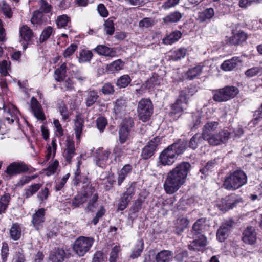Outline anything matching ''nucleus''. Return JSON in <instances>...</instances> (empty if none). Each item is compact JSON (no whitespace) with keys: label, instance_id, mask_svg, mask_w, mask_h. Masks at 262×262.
I'll list each match as a JSON object with an SVG mask.
<instances>
[{"label":"nucleus","instance_id":"nucleus-50","mask_svg":"<svg viewBox=\"0 0 262 262\" xmlns=\"http://www.w3.org/2000/svg\"><path fill=\"white\" fill-rule=\"evenodd\" d=\"M54 32V31L53 27L51 26L46 27L41 33L39 37V42L42 43L46 41L50 37Z\"/></svg>","mask_w":262,"mask_h":262},{"label":"nucleus","instance_id":"nucleus-8","mask_svg":"<svg viewBox=\"0 0 262 262\" xmlns=\"http://www.w3.org/2000/svg\"><path fill=\"white\" fill-rule=\"evenodd\" d=\"M88 204L85 208V212H94L98 206V194L94 186H90L89 190L85 191Z\"/></svg>","mask_w":262,"mask_h":262},{"label":"nucleus","instance_id":"nucleus-23","mask_svg":"<svg viewBox=\"0 0 262 262\" xmlns=\"http://www.w3.org/2000/svg\"><path fill=\"white\" fill-rule=\"evenodd\" d=\"M84 127V120L81 114H77L74 119L73 129L75 132L76 138L80 140Z\"/></svg>","mask_w":262,"mask_h":262},{"label":"nucleus","instance_id":"nucleus-36","mask_svg":"<svg viewBox=\"0 0 262 262\" xmlns=\"http://www.w3.org/2000/svg\"><path fill=\"white\" fill-rule=\"evenodd\" d=\"M65 255L64 250L58 248L50 254L49 259L52 262H61L64 260Z\"/></svg>","mask_w":262,"mask_h":262},{"label":"nucleus","instance_id":"nucleus-22","mask_svg":"<svg viewBox=\"0 0 262 262\" xmlns=\"http://www.w3.org/2000/svg\"><path fill=\"white\" fill-rule=\"evenodd\" d=\"M247 38V34L243 31H239L233 33V35L227 40V43L230 45H239L245 42Z\"/></svg>","mask_w":262,"mask_h":262},{"label":"nucleus","instance_id":"nucleus-7","mask_svg":"<svg viewBox=\"0 0 262 262\" xmlns=\"http://www.w3.org/2000/svg\"><path fill=\"white\" fill-rule=\"evenodd\" d=\"M94 239L91 237L80 236L73 244V250L79 256H83L92 247Z\"/></svg>","mask_w":262,"mask_h":262},{"label":"nucleus","instance_id":"nucleus-17","mask_svg":"<svg viewBox=\"0 0 262 262\" xmlns=\"http://www.w3.org/2000/svg\"><path fill=\"white\" fill-rule=\"evenodd\" d=\"M4 117L8 123H12L15 120H18L19 111L12 104L7 105H3Z\"/></svg>","mask_w":262,"mask_h":262},{"label":"nucleus","instance_id":"nucleus-43","mask_svg":"<svg viewBox=\"0 0 262 262\" xmlns=\"http://www.w3.org/2000/svg\"><path fill=\"white\" fill-rule=\"evenodd\" d=\"M10 234L12 239L15 241L19 239L21 235L20 225L18 223L13 224L10 229Z\"/></svg>","mask_w":262,"mask_h":262},{"label":"nucleus","instance_id":"nucleus-61","mask_svg":"<svg viewBox=\"0 0 262 262\" xmlns=\"http://www.w3.org/2000/svg\"><path fill=\"white\" fill-rule=\"evenodd\" d=\"M120 251V246H114L110 252L109 262H117V259L118 258V254Z\"/></svg>","mask_w":262,"mask_h":262},{"label":"nucleus","instance_id":"nucleus-47","mask_svg":"<svg viewBox=\"0 0 262 262\" xmlns=\"http://www.w3.org/2000/svg\"><path fill=\"white\" fill-rule=\"evenodd\" d=\"M189 224V221L186 218L178 219L176 223V228L178 234L182 232L186 229Z\"/></svg>","mask_w":262,"mask_h":262},{"label":"nucleus","instance_id":"nucleus-20","mask_svg":"<svg viewBox=\"0 0 262 262\" xmlns=\"http://www.w3.org/2000/svg\"><path fill=\"white\" fill-rule=\"evenodd\" d=\"M237 203L235 195L231 194L222 199L221 203L218 205V207L220 210L226 211L234 207Z\"/></svg>","mask_w":262,"mask_h":262},{"label":"nucleus","instance_id":"nucleus-9","mask_svg":"<svg viewBox=\"0 0 262 262\" xmlns=\"http://www.w3.org/2000/svg\"><path fill=\"white\" fill-rule=\"evenodd\" d=\"M230 133L227 130H222L217 134H213L207 138L204 139L207 141L208 143L212 146H216L225 143L229 139Z\"/></svg>","mask_w":262,"mask_h":262},{"label":"nucleus","instance_id":"nucleus-54","mask_svg":"<svg viewBox=\"0 0 262 262\" xmlns=\"http://www.w3.org/2000/svg\"><path fill=\"white\" fill-rule=\"evenodd\" d=\"M93 57V53L91 51L83 50L79 54V61L81 63L89 62Z\"/></svg>","mask_w":262,"mask_h":262},{"label":"nucleus","instance_id":"nucleus-30","mask_svg":"<svg viewBox=\"0 0 262 262\" xmlns=\"http://www.w3.org/2000/svg\"><path fill=\"white\" fill-rule=\"evenodd\" d=\"M219 125V123L215 121L208 122L203 127L201 135L203 139L207 138L209 136L213 134Z\"/></svg>","mask_w":262,"mask_h":262},{"label":"nucleus","instance_id":"nucleus-13","mask_svg":"<svg viewBox=\"0 0 262 262\" xmlns=\"http://www.w3.org/2000/svg\"><path fill=\"white\" fill-rule=\"evenodd\" d=\"M29 170V166L23 161L14 162L11 163L6 170L9 176H15Z\"/></svg>","mask_w":262,"mask_h":262},{"label":"nucleus","instance_id":"nucleus-4","mask_svg":"<svg viewBox=\"0 0 262 262\" xmlns=\"http://www.w3.org/2000/svg\"><path fill=\"white\" fill-rule=\"evenodd\" d=\"M239 93L238 89L235 86H226L223 88L213 91V99L217 102L227 101L234 98Z\"/></svg>","mask_w":262,"mask_h":262},{"label":"nucleus","instance_id":"nucleus-28","mask_svg":"<svg viewBox=\"0 0 262 262\" xmlns=\"http://www.w3.org/2000/svg\"><path fill=\"white\" fill-rule=\"evenodd\" d=\"M95 51L100 55L108 56L111 57H115L116 55V50L114 48H109L104 45H99L95 49Z\"/></svg>","mask_w":262,"mask_h":262},{"label":"nucleus","instance_id":"nucleus-46","mask_svg":"<svg viewBox=\"0 0 262 262\" xmlns=\"http://www.w3.org/2000/svg\"><path fill=\"white\" fill-rule=\"evenodd\" d=\"M99 96L95 91H90L88 92L85 104L87 107L93 105L98 100Z\"/></svg>","mask_w":262,"mask_h":262},{"label":"nucleus","instance_id":"nucleus-32","mask_svg":"<svg viewBox=\"0 0 262 262\" xmlns=\"http://www.w3.org/2000/svg\"><path fill=\"white\" fill-rule=\"evenodd\" d=\"M20 37L25 42H29L33 37L32 30L27 25H24L19 29Z\"/></svg>","mask_w":262,"mask_h":262},{"label":"nucleus","instance_id":"nucleus-56","mask_svg":"<svg viewBox=\"0 0 262 262\" xmlns=\"http://www.w3.org/2000/svg\"><path fill=\"white\" fill-rule=\"evenodd\" d=\"M70 176V174L68 173L64 176L61 179H58L56 181L55 185L54 187L56 191H58L61 190V189L64 187L66 183H67V181L69 178Z\"/></svg>","mask_w":262,"mask_h":262},{"label":"nucleus","instance_id":"nucleus-25","mask_svg":"<svg viewBox=\"0 0 262 262\" xmlns=\"http://www.w3.org/2000/svg\"><path fill=\"white\" fill-rule=\"evenodd\" d=\"M76 155L75 144L73 141L67 140L66 148H65L63 155L66 161L70 163L72 158Z\"/></svg>","mask_w":262,"mask_h":262},{"label":"nucleus","instance_id":"nucleus-12","mask_svg":"<svg viewBox=\"0 0 262 262\" xmlns=\"http://www.w3.org/2000/svg\"><path fill=\"white\" fill-rule=\"evenodd\" d=\"M80 164V161H78L77 168L74 173V177L73 180V184L75 186H78L80 183H82L83 185L82 186L83 190H89L90 186H93L88 176L81 173L79 168Z\"/></svg>","mask_w":262,"mask_h":262},{"label":"nucleus","instance_id":"nucleus-3","mask_svg":"<svg viewBox=\"0 0 262 262\" xmlns=\"http://www.w3.org/2000/svg\"><path fill=\"white\" fill-rule=\"evenodd\" d=\"M247 182V176L242 170H236L230 172L224 179V187L230 191L237 190Z\"/></svg>","mask_w":262,"mask_h":262},{"label":"nucleus","instance_id":"nucleus-24","mask_svg":"<svg viewBox=\"0 0 262 262\" xmlns=\"http://www.w3.org/2000/svg\"><path fill=\"white\" fill-rule=\"evenodd\" d=\"M31 107L34 116L40 120L45 119V115L41 110V106L37 99L33 97L31 100Z\"/></svg>","mask_w":262,"mask_h":262},{"label":"nucleus","instance_id":"nucleus-10","mask_svg":"<svg viewBox=\"0 0 262 262\" xmlns=\"http://www.w3.org/2000/svg\"><path fill=\"white\" fill-rule=\"evenodd\" d=\"M133 126L134 121L131 118H125L122 121L119 131V141L121 144L125 143L128 138Z\"/></svg>","mask_w":262,"mask_h":262},{"label":"nucleus","instance_id":"nucleus-38","mask_svg":"<svg viewBox=\"0 0 262 262\" xmlns=\"http://www.w3.org/2000/svg\"><path fill=\"white\" fill-rule=\"evenodd\" d=\"M144 249V242L143 239H139L134 246L130 257L132 259L140 256Z\"/></svg>","mask_w":262,"mask_h":262},{"label":"nucleus","instance_id":"nucleus-60","mask_svg":"<svg viewBox=\"0 0 262 262\" xmlns=\"http://www.w3.org/2000/svg\"><path fill=\"white\" fill-rule=\"evenodd\" d=\"M104 30L107 34L112 35L115 31L114 22L111 18L107 19L104 24Z\"/></svg>","mask_w":262,"mask_h":262},{"label":"nucleus","instance_id":"nucleus-49","mask_svg":"<svg viewBox=\"0 0 262 262\" xmlns=\"http://www.w3.org/2000/svg\"><path fill=\"white\" fill-rule=\"evenodd\" d=\"M203 140H204L201 134H196L190 139L189 147L193 149H195Z\"/></svg>","mask_w":262,"mask_h":262},{"label":"nucleus","instance_id":"nucleus-44","mask_svg":"<svg viewBox=\"0 0 262 262\" xmlns=\"http://www.w3.org/2000/svg\"><path fill=\"white\" fill-rule=\"evenodd\" d=\"M42 186L39 183L31 185L24 189L23 196L26 198H29L33 195Z\"/></svg>","mask_w":262,"mask_h":262},{"label":"nucleus","instance_id":"nucleus-27","mask_svg":"<svg viewBox=\"0 0 262 262\" xmlns=\"http://www.w3.org/2000/svg\"><path fill=\"white\" fill-rule=\"evenodd\" d=\"M87 190H83L82 192L78 193L70 201L71 207L73 208H78L86 202L85 191Z\"/></svg>","mask_w":262,"mask_h":262},{"label":"nucleus","instance_id":"nucleus-21","mask_svg":"<svg viewBox=\"0 0 262 262\" xmlns=\"http://www.w3.org/2000/svg\"><path fill=\"white\" fill-rule=\"evenodd\" d=\"M257 233L255 228L252 226L247 227L243 233L242 239L245 243L252 245L256 240Z\"/></svg>","mask_w":262,"mask_h":262},{"label":"nucleus","instance_id":"nucleus-42","mask_svg":"<svg viewBox=\"0 0 262 262\" xmlns=\"http://www.w3.org/2000/svg\"><path fill=\"white\" fill-rule=\"evenodd\" d=\"M67 65L64 62L57 68L54 72V77L56 80L59 82L63 81L66 76Z\"/></svg>","mask_w":262,"mask_h":262},{"label":"nucleus","instance_id":"nucleus-57","mask_svg":"<svg viewBox=\"0 0 262 262\" xmlns=\"http://www.w3.org/2000/svg\"><path fill=\"white\" fill-rule=\"evenodd\" d=\"M1 9L4 15L8 18H11L12 16V12L9 5L5 1L0 2Z\"/></svg>","mask_w":262,"mask_h":262},{"label":"nucleus","instance_id":"nucleus-59","mask_svg":"<svg viewBox=\"0 0 262 262\" xmlns=\"http://www.w3.org/2000/svg\"><path fill=\"white\" fill-rule=\"evenodd\" d=\"M41 13H48L51 12L52 6L45 0H40L39 2Z\"/></svg>","mask_w":262,"mask_h":262},{"label":"nucleus","instance_id":"nucleus-14","mask_svg":"<svg viewBox=\"0 0 262 262\" xmlns=\"http://www.w3.org/2000/svg\"><path fill=\"white\" fill-rule=\"evenodd\" d=\"M111 153L109 149H105L103 147L98 148L93 154L96 164L99 167H104Z\"/></svg>","mask_w":262,"mask_h":262},{"label":"nucleus","instance_id":"nucleus-39","mask_svg":"<svg viewBox=\"0 0 262 262\" xmlns=\"http://www.w3.org/2000/svg\"><path fill=\"white\" fill-rule=\"evenodd\" d=\"M182 17V15L180 12L174 11L164 17L163 21L166 24L177 23Z\"/></svg>","mask_w":262,"mask_h":262},{"label":"nucleus","instance_id":"nucleus-41","mask_svg":"<svg viewBox=\"0 0 262 262\" xmlns=\"http://www.w3.org/2000/svg\"><path fill=\"white\" fill-rule=\"evenodd\" d=\"M172 256V253L169 250H162L156 256L157 262H169Z\"/></svg>","mask_w":262,"mask_h":262},{"label":"nucleus","instance_id":"nucleus-48","mask_svg":"<svg viewBox=\"0 0 262 262\" xmlns=\"http://www.w3.org/2000/svg\"><path fill=\"white\" fill-rule=\"evenodd\" d=\"M71 23V18L66 14L58 16L56 20V24L58 28H64Z\"/></svg>","mask_w":262,"mask_h":262},{"label":"nucleus","instance_id":"nucleus-5","mask_svg":"<svg viewBox=\"0 0 262 262\" xmlns=\"http://www.w3.org/2000/svg\"><path fill=\"white\" fill-rule=\"evenodd\" d=\"M193 94L192 89L189 88H185L182 90L180 93L179 98L171 106V115L179 114L186 109L188 105V98L192 96Z\"/></svg>","mask_w":262,"mask_h":262},{"label":"nucleus","instance_id":"nucleus-62","mask_svg":"<svg viewBox=\"0 0 262 262\" xmlns=\"http://www.w3.org/2000/svg\"><path fill=\"white\" fill-rule=\"evenodd\" d=\"M125 147L121 145H116L113 149V154L115 156V160L119 159L124 152Z\"/></svg>","mask_w":262,"mask_h":262},{"label":"nucleus","instance_id":"nucleus-58","mask_svg":"<svg viewBox=\"0 0 262 262\" xmlns=\"http://www.w3.org/2000/svg\"><path fill=\"white\" fill-rule=\"evenodd\" d=\"M217 165L216 159L211 160L207 162L206 165L200 170L202 173L206 174L209 171H211Z\"/></svg>","mask_w":262,"mask_h":262},{"label":"nucleus","instance_id":"nucleus-19","mask_svg":"<svg viewBox=\"0 0 262 262\" xmlns=\"http://www.w3.org/2000/svg\"><path fill=\"white\" fill-rule=\"evenodd\" d=\"M232 221H226L223 223L217 230L216 237L220 242H222L228 237L232 227Z\"/></svg>","mask_w":262,"mask_h":262},{"label":"nucleus","instance_id":"nucleus-55","mask_svg":"<svg viewBox=\"0 0 262 262\" xmlns=\"http://www.w3.org/2000/svg\"><path fill=\"white\" fill-rule=\"evenodd\" d=\"M131 82V79L128 75L121 76L118 80L116 84L120 88H126Z\"/></svg>","mask_w":262,"mask_h":262},{"label":"nucleus","instance_id":"nucleus-16","mask_svg":"<svg viewBox=\"0 0 262 262\" xmlns=\"http://www.w3.org/2000/svg\"><path fill=\"white\" fill-rule=\"evenodd\" d=\"M46 210L43 208L38 209L32 216V224L36 230L42 229L45 222Z\"/></svg>","mask_w":262,"mask_h":262},{"label":"nucleus","instance_id":"nucleus-6","mask_svg":"<svg viewBox=\"0 0 262 262\" xmlns=\"http://www.w3.org/2000/svg\"><path fill=\"white\" fill-rule=\"evenodd\" d=\"M137 113L140 120L143 122L148 121L153 113L152 101L148 98L141 99L138 103Z\"/></svg>","mask_w":262,"mask_h":262},{"label":"nucleus","instance_id":"nucleus-53","mask_svg":"<svg viewBox=\"0 0 262 262\" xmlns=\"http://www.w3.org/2000/svg\"><path fill=\"white\" fill-rule=\"evenodd\" d=\"M56 149L57 144L56 143V140L53 139L51 142V146H49L47 148L45 160V162H47L51 158L52 155H53V157L55 156Z\"/></svg>","mask_w":262,"mask_h":262},{"label":"nucleus","instance_id":"nucleus-18","mask_svg":"<svg viewBox=\"0 0 262 262\" xmlns=\"http://www.w3.org/2000/svg\"><path fill=\"white\" fill-rule=\"evenodd\" d=\"M208 225L206 218H200L193 224L191 230L193 238L198 235L203 234L202 233L207 229Z\"/></svg>","mask_w":262,"mask_h":262},{"label":"nucleus","instance_id":"nucleus-35","mask_svg":"<svg viewBox=\"0 0 262 262\" xmlns=\"http://www.w3.org/2000/svg\"><path fill=\"white\" fill-rule=\"evenodd\" d=\"M124 66V62L121 59H119L107 64L106 69L107 72L112 73L122 70Z\"/></svg>","mask_w":262,"mask_h":262},{"label":"nucleus","instance_id":"nucleus-11","mask_svg":"<svg viewBox=\"0 0 262 262\" xmlns=\"http://www.w3.org/2000/svg\"><path fill=\"white\" fill-rule=\"evenodd\" d=\"M160 142L161 138L158 137H156L150 140L142 149L141 157L143 159L147 160L152 157Z\"/></svg>","mask_w":262,"mask_h":262},{"label":"nucleus","instance_id":"nucleus-26","mask_svg":"<svg viewBox=\"0 0 262 262\" xmlns=\"http://www.w3.org/2000/svg\"><path fill=\"white\" fill-rule=\"evenodd\" d=\"M161 81V77L158 74L154 73L152 76L142 85V87L149 90H152L156 86L159 85Z\"/></svg>","mask_w":262,"mask_h":262},{"label":"nucleus","instance_id":"nucleus-37","mask_svg":"<svg viewBox=\"0 0 262 262\" xmlns=\"http://www.w3.org/2000/svg\"><path fill=\"white\" fill-rule=\"evenodd\" d=\"M182 37V33L179 31L171 33L163 39V43L165 45H171L177 41Z\"/></svg>","mask_w":262,"mask_h":262},{"label":"nucleus","instance_id":"nucleus-64","mask_svg":"<svg viewBox=\"0 0 262 262\" xmlns=\"http://www.w3.org/2000/svg\"><path fill=\"white\" fill-rule=\"evenodd\" d=\"M188 252L186 251H183L178 253L174 257L175 260L177 262H188Z\"/></svg>","mask_w":262,"mask_h":262},{"label":"nucleus","instance_id":"nucleus-33","mask_svg":"<svg viewBox=\"0 0 262 262\" xmlns=\"http://www.w3.org/2000/svg\"><path fill=\"white\" fill-rule=\"evenodd\" d=\"M214 16V11L213 8H207L198 14V20L201 23L210 20Z\"/></svg>","mask_w":262,"mask_h":262},{"label":"nucleus","instance_id":"nucleus-29","mask_svg":"<svg viewBox=\"0 0 262 262\" xmlns=\"http://www.w3.org/2000/svg\"><path fill=\"white\" fill-rule=\"evenodd\" d=\"M241 60L238 57H233L230 59L225 60L222 64L221 69L225 71H230L233 70L241 62Z\"/></svg>","mask_w":262,"mask_h":262},{"label":"nucleus","instance_id":"nucleus-31","mask_svg":"<svg viewBox=\"0 0 262 262\" xmlns=\"http://www.w3.org/2000/svg\"><path fill=\"white\" fill-rule=\"evenodd\" d=\"M126 101L123 98H120L114 102V111L117 115L124 114L126 107Z\"/></svg>","mask_w":262,"mask_h":262},{"label":"nucleus","instance_id":"nucleus-40","mask_svg":"<svg viewBox=\"0 0 262 262\" xmlns=\"http://www.w3.org/2000/svg\"><path fill=\"white\" fill-rule=\"evenodd\" d=\"M202 68V66L199 65L189 69L185 74L186 78L188 80L193 79L200 75Z\"/></svg>","mask_w":262,"mask_h":262},{"label":"nucleus","instance_id":"nucleus-52","mask_svg":"<svg viewBox=\"0 0 262 262\" xmlns=\"http://www.w3.org/2000/svg\"><path fill=\"white\" fill-rule=\"evenodd\" d=\"M261 74H262V67H253L245 72V75L248 78H252Z\"/></svg>","mask_w":262,"mask_h":262},{"label":"nucleus","instance_id":"nucleus-1","mask_svg":"<svg viewBox=\"0 0 262 262\" xmlns=\"http://www.w3.org/2000/svg\"><path fill=\"white\" fill-rule=\"evenodd\" d=\"M191 167L189 163L182 162L167 173L163 184V188L167 194H173L185 184Z\"/></svg>","mask_w":262,"mask_h":262},{"label":"nucleus","instance_id":"nucleus-34","mask_svg":"<svg viewBox=\"0 0 262 262\" xmlns=\"http://www.w3.org/2000/svg\"><path fill=\"white\" fill-rule=\"evenodd\" d=\"M11 199V195L9 193H4L0 196V215L6 213Z\"/></svg>","mask_w":262,"mask_h":262},{"label":"nucleus","instance_id":"nucleus-63","mask_svg":"<svg viewBox=\"0 0 262 262\" xmlns=\"http://www.w3.org/2000/svg\"><path fill=\"white\" fill-rule=\"evenodd\" d=\"M107 257L104 253L100 251H97L93 256L92 262H106Z\"/></svg>","mask_w":262,"mask_h":262},{"label":"nucleus","instance_id":"nucleus-51","mask_svg":"<svg viewBox=\"0 0 262 262\" xmlns=\"http://www.w3.org/2000/svg\"><path fill=\"white\" fill-rule=\"evenodd\" d=\"M187 53V50L185 48H182L178 50L171 52L170 58L173 60H178L184 58Z\"/></svg>","mask_w":262,"mask_h":262},{"label":"nucleus","instance_id":"nucleus-2","mask_svg":"<svg viewBox=\"0 0 262 262\" xmlns=\"http://www.w3.org/2000/svg\"><path fill=\"white\" fill-rule=\"evenodd\" d=\"M186 148V143L179 141L168 146L159 155V162L163 166L172 165L178 156L182 154Z\"/></svg>","mask_w":262,"mask_h":262},{"label":"nucleus","instance_id":"nucleus-15","mask_svg":"<svg viewBox=\"0 0 262 262\" xmlns=\"http://www.w3.org/2000/svg\"><path fill=\"white\" fill-rule=\"evenodd\" d=\"M194 239L188 246V249L191 251L203 252L207 245V237L203 234L198 235L193 238Z\"/></svg>","mask_w":262,"mask_h":262},{"label":"nucleus","instance_id":"nucleus-45","mask_svg":"<svg viewBox=\"0 0 262 262\" xmlns=\"http://www.w3.org/2000/svg\"><path fill=\"white\" fill-rule=\"evenodd\" d=\"M132 166L129 164H126L120 170L118 173V185H121L125 180L127 174L130 172Z\"/></svg>","mask_w":262,"mask_h":262}]
</instances>
